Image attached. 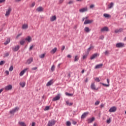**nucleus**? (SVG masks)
I'll return each instance as SVG.
<instances>
[{
	"instance_id": "f257e3e1",
	"label": "nucleus",
	"mask_w": 126,
	"mask_h": 126,
	"mask_svg": "<svg viewBox=\"0 0 126 126\" xmlns=\"http://www.w3.org/2000/svg\"><path fill=\"white\" fill-rule=\"evenodd\" d=\"M18 111H19V107H16L10 111V113L11 115H14V113L18 112Z\"/></svg>"
},
{
	"instance_id": "f03ea898",
	"label": "nucleus",
	"mask_w": 126,
	"mask_h": 126,
	"mask_svg": "<svg viewBox=\"0 0 126 126\" xmlns=\"http://www.w3.org/2000/svg\"><path fill=\"white\" fill-rule=\"evenodd\" d=\"M55 125H56V120H52L48 122L47 126H54Z\"/></svg>"
},
{
	"instance_id": "7ed1b4c3",
	"label": "nucleus",
	"mask_w": 126,
	"mask_h": 126,
	"mask_svg": "<svg viewBox=\"0 0 126 126\" xmlns=\"http://www.w3.org/2000/svg\"><path fill=\"white\" fill-rule=\"evenodd\" d=\"M116 48H123V47H125V43L119 42L116 44Z\"/></svg>"
},
{
	"instance_id": "20e7f679",
	"label": "nucleus",
	"mask_w": 126,
	"mask_h": 126,
	"mask_svg": "<svg viewBox=\"0 0 126 126\" xmlns=\"http://www.w3.org/2000/svg\"><path fill=\"white\" fill-rule=\"evenodd\" d=\"M116 111H117V107L115 106H113L111 107L109 110V112H110V113H115Z\"/></svg>"
},
{
	"instance_id": "39448f33",
	"label": "nucleus",
	"mask_w": 126,
	"mask_h": 126,
	"mask_svg": "<svg viewBox=\"0 0 126 126\" xmlns=\"http://www.w3.org/2000/svg\"><path fill=\"white\" fill-rule=\"evenodd\" d=\"M20 46L19 45H17L15 47H12V50L13 52H17L19 50Z\"/></svg>"
},
{
	"instance_id": "423d86ee",
	"label": "nucleus",
	"mask_w": 126,
	"mask_h": 126,
	"mask_svg": "<svg viewBox=\"0 0 126 126\" xmlns=\"http://www.w3.org/2000/svg\"><path fill=\"white\" fill-rule=\"evenodd\" d=\"M91 89L92 90H98V88H96V86H95V83H92L91 84Z\"/></svg>"
},
{
	"instance_id": "0eeeda50",
	"label": "nucleus",
	"mask_w": 126,
	"mask_h": 126,
	"mask_svg": "<svg viewBox=\"0 0 126 126\" xmlns=\"http://www.w3.org/2000/svg\"><path fill=\"white\" fill-rule=\"evenodd\" d=\"M28 69H29V68H25L23 70H22V71L20 72V74H19V75L20 76H22L25 73V72H26V71L27 70H28Z\"/></svg>"
},
{
	"instance_id": "6e6552de",
	"label": "nucleus",
	"mask_w": 126,
	"mask_h": 126,
	"mask_svg": "<svg viewBox=\"0 0 126 126\" xmlns=\"http://www.w3.org/2000/svg\"><path fill=\"white\" fill-rule=\"evenodd\" d=\"M12 89V85H9L5 87V91H8L9 90H11Z\"/></svg>"
},
{
	"instance_id": "1a4fd4ad",
	"label": "nucleus",
	"mask_w": 126,
	"mask_h": 126,
	"mask_svg": "<svg viewBox=\"0 0 126 126\" xmlns=\"http://www.w3.org/2000/svg\"><path fill=\"white\" fill-rule=\"evenodd\" d=\"M109 31V28L104 27L101 29V32H108Z\"/></svg>"
},
{
	"instance_id": "9d476101",
	"label": "nucleus",
	"mask_w": 126,
	"mask_h": 126,
	"mask_svg": "<svg viewBox=\"0 0 126 126\" xmlns=\"http://www.w3.org/2000/svg\"><path fill=\"white\" fill-rule=\"evenodd\" d=\"M97 57H99V54H98V53H95L91 57L90 60H94V59H96Z\"/></svg>"
},
{
	"instance_id": "9b49d317",
	"label": "nucleus",
	"mask_w": 126,
	"mask_h": 126,
	"mask_svg": "<svg viewBox=\"0 0 126 126\" xmlns=\"http://www.w3.org/2000/svg\"><path fill=\"white\" fill-rule=\"evenodd\" d=\"M52 84H54V80L51 79L46 84V86H51Z\"/></svg>"
},
{
	"instance_id": "f8f14e48",
	"label": "nucleus",
	"mask_w": 126,
	"mask_h": 126,
	"mask_svg": "<svg viewBox=\"0 0 126 126\" xmlns=\"http://www.w3.org/2000/svg\"><path fill=\"white\" fill-rule=\"evenodd\" d=\"M36 11H38V12H42L44 11V8L42 6H39L36 8Z\"/></svg>"
},
{
	"instance_id": "ddd939ff",
	"label": "nucleus",
	"mask_w": 126,
	"mask_h": 126,
	"mask_svg": "<svg viewBox=\"0 0 126 126\" xmlns=\"http://www.w3.org/2000/svg\"><path fill=\"white\" fill-rule=\"evenodd\" d=\"M10 12H11V8H9L7 9V10L6 11L5 16H8V15H9V14H10Z\"/></svg>"
},
{
	"instance_id": "4468645a",
	"label": "nucleus",
	"mask_w": 126,
	"mask_h": 126,
	"mask_svg": "<svg viewBox=\"0 0 126 126\" xmlns=\"http://www.w3.org/2000/svg\"><path fill=\"white\" fill-rule=\"evenodd\" d=\"M60 98L61 96H60V94H59L53 98L52 101H58V100H60Z\"/></svg>"
},
{
	"instance_id": "2eb2a0df",
	"label": "nucleus",
	"mask_w": 126,
	"mask_h": 126,
	"mask_svg": "<svg viewBox=\"0 0 126 126\" xmlns=\"http://www.w3.org/2000/svg\"><path fill=\"white\" fill-rule=\"evenodd\" d=\"M87 10H88V9H87V7H86L84 8H82V9H80L79 10V11L80 12H81L82 13H83V12H85L87 11Z\"/></svg>"
},
{
	"instance_id": "dca6fc26",
	"label": "nucleus",
	"mask_w": 126,
	"mask_h": 126,
	"mask_svg": "<svg viewBox=\"0 0 126 126\" xmlns=\"http://www.w3.org/2000/svg\"><path fill=\"white\" fill-rule=\"evenodd\" d=\"M124 31V29L123 28H120L119 30L116 29L115 31V33H121V32H123Z\"/></svg>"
},
{
	"instance_id": "f3484780",
	"label": "nucleus",
	"mask_w": 126,
	"mask_h": 126,
	"mask_svg": "<svg viewBox=\"0 0 126 126\" xmlns=\"http://www.w3.org/2000/svg\"><path fill=\"white\" fill-rule=\"evenodd\" d=\"M92 22H93V20H87L85 21L84 24H90V23H92Z\"/></svg>"
},
{
	"instance_id": "a211bd4d",
	"label": "nucleus",
	"mask_w": 126,
	"mask_h": 126,
	"mask_svg": "<svg viewBox=\"0 0 126 126\" xmlns=\"http://www.w3.org/2000/svg\"><path fill=\"white\" fill-rule=\"evenodd\" d=\"M32 62H33V58H30L27 61V63H28V64H30Z\"/></svg>"
},
{
	"instance_id": "6ab92c4d",
	"label": "nucleus",
	"mask_w": 126,
	"mask_h": 126,
	"mask_svg": "<svg viewBox=\"0 0 126 126\" xmlns=\"http://www.w3.org/2000/svg\"><path fill=\"white\" fill-rule=\"evenodd\" d=\"M88 121H89V122H88V124H91L95 121V118L92 117V118H90L88 119Z\"/></svg>"
},
{
	"instance_id": "aec40b11",
	"label": "nucleus",
	"mask_w": 126,
	"mask_h": 126,
	"mask_svg": "<svg viewBox=\"0 0 126 126\" xmlns=\"http://www.w3.org/2000/svg\"><path fill=\"white\" fill-rule=\"evenodd\" d=\"M55 20H57V16L54 15V16H52L51 18H50V21L53 22V21H55Z\"/></svg>"
},
{
	"instance_id": "412c9836",
	"label": "nucleus",
	"mask_w": 126,
	"mask_h": 126,
	"mask_svg": "<svg viewBox=\"0 0 126 126\" xmlns=\"http://www.w3.org/2000/svg\"><path fill=\"white\" fill-rule=\"evenodd\" d=\"M87 115H88V112L84 113L81 116V119H85V118L87 117Z\"/></svg>"
},
{
	"instance_id": "4be33fe9",
	"label": "nucleus",
	"mask_w": 126,
	"mask_h": 126,
	"mask_svg": "<svg viewBox=\"0 0 126 126\" xmlns=\"http://www.w3.org/2000/svg\"><path fill=\"white\" fill-rule=\"evenodd\" d=\"M103 66V63H101V64H98L97 65H96L95 66V68L96 69H98V68H101V67H102Z\"/></svg>"
},
{
	"instance_id": "5701e85b",
	"label": "nucleus",
	"mask_w": 126,
	"mask_h": 126,
	"mask_svg": "<svg viewBox=\"0 0 126 126\" xmlns=\"http://www.w3.org/2000/svg\"><path fill=\"white\" fill-rule=\"evenodd\" d=\"M114 7V3L113 2H111L110 4L108 5V8L109 9H111V8H112V7Z\"/></svg>"
},
{
	"instance_id": "b1692460",
	"label": "nucleus",
	"mask_w": 126,
	"mask_h": 126,
	"mask_svg": "<svg viewBox=\"0 0 126 126\" xmlns=\"http://www.w3.org/2000/svg\"><path fill=\"white\" fill-rule=\"evenodd\" d=\"M20 85L22 87V88L25 87V85H26V83L25 82H22L20 83Z\"/></svg>"
},
{
	"instance_id": "393cba45",
	"label": "nucleus",
	"mask_w": 126,
	"mask_h": 126,
	"mask_svg": "<svg viewBox=\"0 0 126 126\" xmlns=\"http://www.w3.org/2000/svg\"><path fill=\"white\" fill-rule=\"evenodd\" d=\"M84 31L87 32V33H89L90 31H91V30L89 29V28L87 27H86L84 29Z\"/></svg>"
},
{
	"instance_id": "a878e982",
	"label": "nucleus",
	"mask_w": 126,
	"mask_h": 126,
	"mask_svg": "<svg viewBox=\"0 0 126 126\" xmlns=\"http://www.w3.org/2000/svg\"><path fill=\"white\" fill-rule=\"evenodd\" d=\"M25 41H28V42H29V43H30V42H31V37L30 36H28V37H26L25 39Z\"/></svg>"
},
{
	"instance_id": "bb28decb",
	"label": "nucleus",
	"mask_w": 126,
	"mask_h": 126,
	"mask_svg": "<svg viewBox=\"0 0 126 126\" xmlns=\"http://www.w3.org/2000/svg\"><path fill=\"white\" fill-rule=\"evenodd\" d=\"M79 60V57L77 55L75 56L74 62H78Z\"/></svg>"
},
{
	"instance_id": "cd10ccee",
	"label": "nucleus",
	"mask_w": 126,
	"mask_h": 126,
	"mask_svg": "<svg viewBox=\"0 0 126 126\" xmlns=\"http://www.w3.org/2000/svg\"><path fill=\"white\" fill-rule=\"evenodd\" d=\"M25 42H26L25 39H23L20 41V45H24V44H25Z\"/></svg>"
},
{
	"instance_id": "c85d7f7f",
	"label": "nucleus",
	"mask_w": 126,
	"mask_h": 126,
	"mask_svg": "<svg viewBox=\"0 0 126 126\" xmlns=\"http://www.w3.org/2000/svg\"><path fill=\"white\" fill-rule=\"evenodd\" d=\"M56 52H57V48H54V49H53L51 51V54H55V53H56Z\"/></svg>"
},
{
	"instance_id": "c756f323",
	"label": "nucleus",
	"mask_w": 126,
	"mask_h": 126,
	"mask_svg": "<svg viewBox=\"0 0 126 126\" xmlns=\"http://www.w3.org/2000/svg\"><path fill=\"white\" fill-rule=\"evenodd\" d=\"M66 104L68 106H72V105H73V103H72V102L70 103L69 101H66Z\"/></svg>"
},
{
	"instance_id": "7c9ffc66",
	"label": "nucleus",
	"mask_w": 126,
	"mask_h": 126,
	"mask_svg": "<svg viewBox=\"0 0 126 126\" xmlns=\"http://www.w3.org/2000/svg\"><path fill=\"white\" fill-rule=\"evenodd\" d=\"M28 28V25L24 24L22 26V29H27Z\"/></svg>"
},
{
	"instance_id": "2f4dec72",
	"label": "nucleus",
	"mask_w": 126,
	"mask_h": 126,
	"mask_svg": "<svg viewBox=\"0 0 126 126\" xmlns=\"http://www.w3.org/2000/svg\"><path fill=\"white\" fill-rule=\"evenodd\" d=\"M9 43H10V39L8 38L4 44V45H7V44H9Z\"/></svg>"
},
{
	"instance_id": "473e14b6",
	"label": "nucleus",
	"mask_w": 126,
	"mask_h": 126,
	"mask_svg": "<svg viewBox=\"0 0 126 126\" xmlns=\"http://www.w3.org/2000/svg\"><path fill=\"white\" fill-rule=\"evenodd\" d=\"M91 49H94V46L91 45L90 47L87 49L88 53H89V52H90Z\"/></svg>"
},
{
	"instance_id": "72a5a7b5",
	"label": "nucleus",
	"mask_w": 126,
	"mask_h": 126,
	"mask_svg": "<svg viewBox=\"0 0 126 126\" xmlns=\"http://www.w3.org/2000/svg\"><path fill=\"white\" fill-rule=\"evenodd\" d=\"M19 125L21 126H26V124H25V123L23 122H19Z\"/></svg>"
},
{
	"instance_id": "f704fd0d",
	"label": "nucleus",
	"mask_w": 126,
	"mask_h": 126,
	"mask_svg": "<svg viewBox=\"0 0 126 126\" xmlns=\"http://www.w3.org/2000/svg\"><path fill=\"white\" fill-rule=\"evenodd\" d=\"M103 16H104V17H105L106 18H108L109 17H111V16L108 14H103Z\"/></svg>"
},
{
	"instance_id": "c9c22d12",
	"label": "nucleus",
	"mask_w": 126,
	"mask_h": 126,
	"mask_svg": "<svg viewBox=\"0 0 126 126\" xmlns=\"http://www.w3.org/2000/svg\"><path fill=\"white\" fill-rule=\"evenodd\" d=\"M66 126H71V123L70 121H67L66 122Z\"/></svg>"
},
{
	"instance_id": "e433bc0d",
	"label": "nucleus",
	"mask_w": 126,
	"mask_h": 126,
	"mask_svg": "<svg viewBox=\"0 0 126 126\" xmlns=\"http://www.w3.org/2000/svg\"><path fill=\"white\" fill-rule=\"evenodd\" d=\"M65 95H66V96H73V94H69V93H65Z\"/></svg>"
},
{
	"instance_id": "4c0bfd02",
	"label": "nucleus",
	"mask_w": 126,
	"mask_h": 126,
	"mask_svg": "<svg viewBox=\"0 0 126 126\" xmlns=\"http://www.w3.org/2000/svg\"><path fill=\"white\" fill-rule=\"evenodd\" d=\"M101 84H102V85L103 86H105L106 87H109V86H110V84H106L103 83H101Z\"/></svg>"
},
{
	"instance_id": "58836bf2",
	"label": "nucleus",
	"mask_w": 126,
	"mask_h": 126,
	"mask_svg": "<svg viewBox=\"0 0 126 126\" xmlns=\"http://www.w3.org/2000/svg\"><path fill=\"white\" fill-rule=\"evenodd\" d=\"M40 59H44L45 58V54H42L39 56Z\"/></svg>"
},
{
	"instance_id": "ea45409f",
	"label": "nucleus",
	"mask_w": 126,
	"mask_h": 126,
	"mask_svg": "<svg viewBox=\"0 0 126 126\" xmlns=\"http://www.w3.org/2000/svg\"><path fill=\"white\" fill-rule=\"evenodd\" d=\"M48 110H50V106H46L44 108V111H48Z\"/></svg>"
},
{
	"instance_id": "a19ab883",
	"label": "nucleus",
	"mask_w": 126,
	"mask_h": 126,
	"mask_svg": "<svg viewBox=\"0 0 126 126\" xmlns=\"http://www.w3.org/2000/svg\"><path fill=\"white\" fill-rule=\"evenodd\" d=\"M55 65H53L51 67V71H55Z\"/></svg>"
},
{
	"instance_id": "79ce46f5",
	"label": "nucleus",
	"mask_w": 126,
	"mask_h": 126,
	"mask_svg": "<svg viewBox=\"0 0 126 126\" xmlns=\"http://www.w3.org/2000/svg\"><path fill=\"white\" fill-rule=\"evenodd\" d=\"M9 71H12V70H13V66H11L9 68Z\"/></svg>"
},
{
	"instance_id": "37998d69",
	"label": "nucleus",
	"mask_w": 126,
	"mask_h": 126,
	"mask_svg": "<svg viewBox=\"0 0 126 126\" xmlns=\"http://www.w3.org/2000/svg\"><path fill=\"white\" fill-rule=\"evenodd\" d=\"M4 61H1L0 62V65H2L3 64H4Z\"/></svg>"
},
{
	"instance_id": "c03bdc74",
	"label": "nucleus",
	"mask_w": 126,
	"mask_h": 126,
	"mask_svg": "<svg viewBox=\"0 0 126 126\" xmlns=\"http://www.w3.org/2000/svg\"><path fill=\"white\" fill-rule=\"evenodd\" d=\"M35 4H36V3H35V2H33L32 3L31 7H34V6H35Z\"/></svg>"
},
{
	"instance_id": "a18cd8bd",
	"label": "nucleus",
	"mask_w": 126,
	"mask_h": 126,
	"mask_svg": "<svg viewBox=\"0 0 126 126\" xmlns=\"http://www.w3.org/2000/svg\"><path fill=\"white\" fill-rule=\"evenodd\" d=\"M106 123H107V124H110V123H111V119L109 118L108 120H107Z\"/></svg>"
},
{
	"instance_id": "49530a36",
	"label": "nucleus",
	"mask_w": 126,
	"mask_h": 126,
	"mask_svg": "<svg viewBox=\"0 0 126 126\" xmlns=\"http://www.w3.org/2000/svg\"><path fill=\"white\" fill-rule=\"evenodd\" d=\"M95 81H97V82H100V79H99V78H96L94 79Z\"/></svg>"
},
{
	"instance_id": "de8ad7c7",
	"label": "nucleus",
	"mask_w": 126,
	"mask_h": 126,
	"mask_svg": "<svg viewBox=\"0 0 126 126\" xmlns=\"http://www.w3.org/2000/svg\"><path fill=\"white\" fill-rule=\"evenodd\" d=\"M94 104H95V105H99V104H100V101H95Z\"/></svg>"
},
{
	"instance_id": "09e8293b",
	"label": "nucleus",
	"mask_w": 126,
	"mask_h": 126,
	"mask_svg": "<svg viewBox=\"0 0 126 126\" xmlns=\"http://www.w3.org/2000/svg\"><path fill=\"white\" fill-rule=\"evenodd\" d=\"M87 58V55H85L83 56V60H85V59Z\"/></svg>"
},
{
	"instance_id": "8fccbe9b",
	"label": "nucleus",
	"mask_w": 126,
	"mask_h": 126,
	"mask_svg": "<svg viewBox=\"0 0 126 126\" xmlns=\"http://www.w3.org/2000/svg\"><path fill=\"white\" fill-rule=\"evenodd\" d=\"M104 54H105V56H108V55H109V51H106L104 52Z\"/></svg>"
},
{
	"instance_id": "3c124183",
	"label": "nucleus",
	"mask_w": 126,
	"mask_h": 126,
	"mask_svg": "<svg viewBox=\"0 0 126 126\" xmlns=\"http://www.w3.org/2000/svg\"><path fill=\"white\" fill-rule=\"evenodd\" d=\"M95 6L94 5V4H91L90 6V8H93Z\"/></svg>"
},
{
	"instance_id": "603ef678",
	"label": "nucleus",
	"mask_w": 126,
	"mask_h": 126,
	"mask_svg": "<svg viewBox=\"0 0 126 126\" xmlns=\"http://www.w3.org/2000/svg\"><path fill=\"white\" fill-rule=\"evenodd\" d=\"M5 73L7 75H8L9 74V71H8V70H6Z\"/></svg>"
},
{
	"instance_id": "864d4df0",
	"label": "nucleus",
	"mask_w": 126,
	"mask_h": 126,
	"mask_svg": "<svg viewBox=\"0 0 126 126\" xmlns=\"http://www.w3.org/2000/svg\"><path fill=\"white\" fill-rule=\"evenodd\" d=\"M36 123L35 122H32V126H35Z\"/></svg>"
},
{
	"instance_id": "5fc2aeb1",
	"label": "nucleus",
	"mask_w": 126,
	"mask_h": 126,
	"mask_svg": "<svg viewBox=\"0 0 126 126\" xmlns=\"http://www.w3.org/2000/svg\"><path fill=\"white\" fill-rule=\"evenodd\" d=\"M64 49H65V46H64V45H63L62 46L61 50H62V51H63V50H64Z\"/></svg>"
},
{
	"instance_id": "6e6d98bb",
	"label": "nucleus",
	"mask_w": 126,
	"mask_h": 126,
	"mask_svg": "<svg viewBox=\"0 0 126 126\" xmlns=\"http://www.w3.org/2000/svg\"><path fill=\"white\" fill-rule=\"evenodd\" d=\"M37 67H34L33 68H32V70H36V69H37Z\"/></svg>"
},
{
	"instance_id": "4d7b16f0",
	"label": "nucleus",
	"mask_w": 126,
	"mask_h": 126,
	"mask_svg": "<svg viewBox=\"0 0 126 126\" xmlns=\"http://www.w3.org/2000/svg\"><path fill=\"white\" fill-rule=\"evenodd\" d=\"M8 56H9V53H8V52L5 53V57H8Z\"/></svg>"
},
{
	"instance_id": "13d9d810",
	"label": "nucleus",
	"mask_w": 126,
	"mask_h": 126,
	"mask_svg": "<svg viewBox=\"0 0 126 126\" xmlns=\"http://www.w3.org/2000/svg\"><path fill=\"white\" fill-rule=\"evenodd\" d=\"M33 47H34V46L32 45V46L30 47V49H29L30 51H31V50H32V49H33Z\"/></svg>"
},
{
	"instance_id": "bf43d9fd",
	"label": "nucleus",
	"mask_w": 126,
	"mask_h": 126,
	"mask_svg": "<svg viewBox=\"0 0 126 126\" xmlns=\"http://www.w3.org/2000/svg\"><path fill=\"white\" fill-rule=\"evenodd\" d=\"M5 0H0V3H2V2H4Z\"/></svg>"
},
{
	"instance_id": "052dcab7",
	"label": "nucleus",
	"mask_w": 126,
	"mask_h": 126,
	"mask_svg": "<svg viewBox=\"0 0 126 126\" xmlns=\"http://www.w3.org/2000/svg\"><path fill=\"white\" fill-rule=\"evenodd\" d=\"M72 124L73 125H75L76 124H77V123L75 121H73Z\"/></svg>"
},
{
	"instance_id": "680f3d73",
	"label": "nucleus",
	"mask_w": 126,
	"mask_h": 126,
	"mask_svg": "<svg viewBox=\"0 0 126 126\" xmlns=\"http://www.w3.org/2000/svg\"><path fill=\"white\" fill-rule=\"evenodd\" d=\"M71 3H73V1H69L68 2L69 4H71Z\"/></svg>"
},
{
	"instance_id": "e2e57ef3",
	"label": "nucleus",
	"mask_w": 126,
	"mask_h": 126,
	"mask_svg": "<svg viewBox=\"0 0 126 126\" xmlns=\"http://www.w3.org/2000/svg\"><path fill=\"white\" fill-rule=\"evenodd\" d=\"M22 35V33H19V34L17 35V38H18V37H20V36H21Z\"/></svg>"
},
{
	"instance_id": "0e129e2a",
	"label": "nucleus",
	"mask_w": 126,
	"mask_h": 126,
	"mask_svg": "<svg viewBox=\"0 0 126 126\" xmlns=\"http://www.w3.org/2000/svg\"><path fill=\"white\" fill-rule=\"evenodd\" d=\"M107 82L108 84H110V80L109 79H107Z\"/></svg>"
},
{
	"instance_id": "69168bd1",
	"label": "nucleus",
	"mask_w": 126,
	"mask_h": 126,
	"mask_svg": "<svg viewBox=\"0 0 126 126\" xmlns=\"http://www.w3.org/2000/svg\"><path fill=\"white\" fill-rule=\"evenodd\" d=\"M67 58H69V59H70V58H71V55H68L67 56Z\"/></svg>"
},
{
	"instance_id": "338daca9",
	"label": "nucleus",
	"mask_w": 126,
	"mask_h": 126,
	"mask_svg": "<svg viewBox=\"0 0 126 126\" xmlns=\"http://www.w3.org/2000/svg\"><path fill=\"white\" fill-rule=\"evenodd\" d=\"M85 82H88V78H86V79L85 80Z\"/></svg>"
},
{
	"instance_id": "774afa93",
	"label": "nucleus",
	"mask_w": 126,
	"mask_h": 126,
	"mask_svg": "<svg viewBox=\"0 0 126 126\" xmlns=\"http://www.w3.org/2000/svg\"><path fill=\"white\" fill-rule=\"evenodd\" d=\"M100 39H101V40H103V39H104V36H102L100 37Z\"/></svg>"
}]
</instances>
